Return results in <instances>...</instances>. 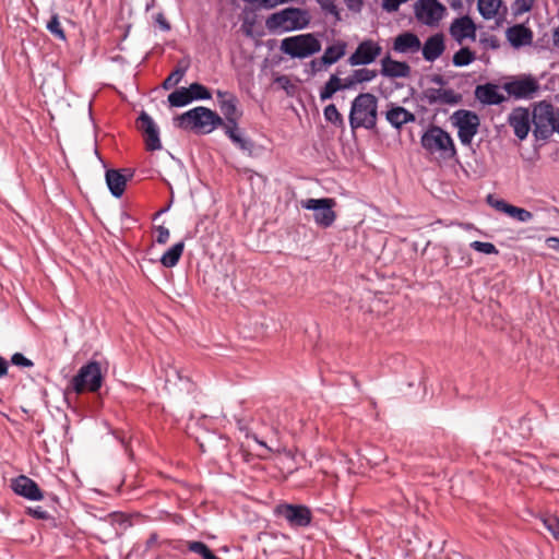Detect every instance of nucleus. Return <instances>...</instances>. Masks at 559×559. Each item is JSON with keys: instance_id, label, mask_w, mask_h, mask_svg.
<instances>
[{"instance_id": "1", "label": "nucleus", "mask_w": 559, "mask_h": 559, "mask_svg": "<svg viewBox=\"0 0 559 559\" xmlns=\"http://www.w3.org/2000/svg\"><path fill=\"white\" fill-rule=\"evenodd\" d=\"M311 21L306 9L288 7L270 14L265 27L271 34H283L306 28Z\"/></svg>"}, {"instance_id": "2", "label": "nucleus", "mask_w": 559, "mask_h": 559, "mask_svg": "<svg viewBox=\"0 0 559 559\" xmlns=\"http://www.w3.org/2000/svg\"><path fill=\"white\" fill-rule=\"evenodd\" d=\"M378 99L371 93H361L352 102L349 126L353 130L358 128L373 129L377 124Z\"/></svg>"}, {"instance_id": "3", "label": "nucleus", "mask_w": 559, "mask_h": 559, "mask_svg": "<svg viewBox=\"0 0 559 559\" xmlns=\"http://www.w3.org/2000/svg\"><path fill=\"white\" fill-rule=\"evenodd\" d=\"M421 146L430 155L444 160L456 159L457 151L450 133L439 126H430L420 138Z\"/></svg>"}, {"instance_id": "4", "label": "nucleus", "mask_w": 559, "mask_h": 559, "mask_svg": "<svg viewBox=\"0 0 559 559\" xmlns=\"http://www.w3.org/2000/svg\"><path fill=\"white\" fill-rule=\"evenodd\" d=\"M177 126L181 129L197 130L210 133L215 128L222 127L223 118L206 107H195L177 117Z\"/></svg>"}, {"instance_id": "5", "label": "nucleus", "mask_w": 559, "mask_h": 559, "mask_svg": "<svg viewBox=\"0 0 559 559\" xmlns=\"http://www.w3.org/2000/svg\"><path fill=\"white\" fill-rule=\"evenodd\" d=\"M321 48V41L313 33L286 37L280 46V50L292 59H307L320 52Z\"/></svg>"}, {"instance_id": "6", "label": "nucleus", "mask_w": 559, "mask_h": 559, "mask_svg": "<svg viewBox=\"0 0 559 559\" xmlns=\"http://www.w3.org/2000/svg\"><path fill=\"white\" fill-rule=\"evenodd\" d=\"M103 384L100 364L96 360L83 365L71 380V388L76 394L85 391L97 392Z\"/></svg>"}, {"instance_id": "7", "label": "nucleus", "mask_w": 559, "mask_h": 559, "mask_svg": "<svg viewBox=\"0 0 559 559\" xmlns=\"http://www.w3.org/2000/svg\"><path fill=\"white\" fill-rule=\"evenodd\" d=\"M558 110L547 102H540L534 106L532 122L534 124V135L537 139L547 140L552 135Z\"/></svg>"}, {"instance_id": "8", "label": "nucleus", "mask_w": 559, "mask_h": 559, "mask_svg": "<svg viewBox=\"0 0 559 559\" xmlns=\"http://www.w3.org/2000/svg\"><path fill=\"white\" fill-rule=\"evenodd\" d=\"M451 119L453 126L457 128V136L462 145L471 146L480 124L477 114L466 109H459L453 112Z\"/></svg>"}, {"instance_id": "9", "label": "nucleus", "mask_w": 559, "mask_h": 559, "mask_svg": "<svg viewBox=\"0 0 559 559\" xmlns=\"http://www.w3.org/2000/svg\"><path fill=\"white\" fill-rule=\"evenodd\" d=\"M503 90L514 99H533L538 95L540 84L535 76L522 74L506 82Z\"/></svg>"}, {"instance_id": "10", "label": "nucleus", "mask_w": 559, "mask_h": 559, "mask_svg": "<svg viewBox=\"0 0 559 559\" xmlns=\"http://www.w3.org/2000/svg\"><path fill=\"white\" fill-rule=\"evenodd\" d=\"M238 429L245 433L246 438H253L260 445L265 447V442L258 439V433L266 430L274 429L273 421L271 420L266 411H258L254 416L236 417Z\"/></svg>"}, {"instance_id": "11", "label": "nucleus", "mask_w": 559, "mask_h": 559, "mask_svg": "<svg viewBox=\"0 0 559 559\" xmlns=\"http://www.w3.org/2000/svg\"><path fill=\"white\" fill-rule=\"evenodd\" d=\"M301 206L306 210L313 211V219L320 227L328 228L332 226L336 219V213L333 211L335 206L334 199H308L301 201Z\"/></svg>"}, {"instance_id": "12", "label": "nucleus", "mask_w": 559, "mask_h": 559, "mask_svg": "<svg viewBox=\"0 0 559 559\" xmlns=\"http://www.w3.org/2000/svg\"><path fill=\"white\" fill-rule=\"evenodd\" d=\"M416 19L425 25H438L445 8L438 0H417L414 5Z\"/></svg>"}, {"instance_id": "13", "label": "nucleus", "mask_w": 559, "mask_h": 559, "mask_svg": "<svg viewBox=\"0 0 559 559\" xmlns=\"http://www.w3.org/2000/svg\"><path fill=\"white\" fill-rule=\"evenodd\" d=\"M276 512L284 518L292 527H306L312 520L310 509L302 504H280L276 508Z\"/></svg>"}, {"instance_id": "14", "label": "nucleus", "mask_w": 559, "mask_h": 559, "mask_svg": "<svg viewBox=\"0 0 559 559\" xmlns=\"http://www.w3.org/2000/svg\"><path fill=\"white\" fill-rule=\"evenodd\" d=\"M136 128L144 136L145 147L147 151L154 152L162 148L159 129L146 111H141L139 115L136 119Z\"/></svg>"}, {"instance_id": "15", "label": "nucleus", "mask_w": 559, "mask_h": 559, "mask_svg": "<svg viewBox=\"0 0 559 559\" xmlns=\"http://www.w3.org/2000/svg\"><path fill=\"white\" fill-rule=\"evenodd\" d=\"M382 47L372 39H365L358 44L356 50L350 55L347 62L352 67L367 66L377 60L381 55Z\"/></svg>"}, {"instance_id": "16", "label": "nucleus", "mask_w": 559, "mask_h": 559, "mask_svg": "<svg viewBox=\"0 0 559 559\" xmlns=\"http://www.w3.org/2000/svg\"><path fill=\"white\" fill-rule=\"evenodd\" d=\"M216 96L219 110L225 118V120L223 119L222 128L237 126L238 120L241 117V112L237 108V97L230 92L219 90L216 92Z\"/></svg>"}, {"instance_id": "17", "label": "nucleus", "mask_w": 559, "mask_h": 559, "mask_svg": "<svg viewBox=\"0 0 559 559\" xmlns=\"http://www.w3.org/2000/svg\"><path fill=\"white\" fill-rule=\"evenodd\" d=\"M532 116L528 109L523 107L514 108L508 116V124L513 129L515 136L523 141L531 130Z\"/></svg>"}, {"instance_id": "18", "label": "nucleus", "mask_w": 559, "mask_h": 559, "mask_svg": "<svg viewBox=\"0 0 559 559\" xmlns=\"http://www.w3.org/2000/svg\"><path fill=\"white\" fill-rule=\"evenodd\" d=\"M11 488L17 496L32 501H39L44 498L43 491L37 483L25 475H20L12 479Z\"/></svg>"}, {"instance_id": "19", "label": "nucleus", "mask_w": 559, "mask_h": 559, "mask_svg": "<svg viewBox=\"0 0 559 559\" xmlns=\"http://www.w3.org/2000/svg\"><path fill=\"white\" fill-rule=\"evenodd\" d=\"M449 32L454 40L460 45L465 39L475 40L476 38V25L468 15L454 19L450 25Z\"/></svg>"}, {"instance_id": "20", "label": "nucleus", "mask_w": 559, "mask_h": 559, "mask_svg": "<svg viewBox=\"0 0 559 559\" xmlns=\"http://www.w3.org/2000/svg\"><path fill=\"white\" fill-rule=\"evenodd\" d=\"M130 177H132V171L128 168L121 170L108 169L106 171V183L115 198H120L123 194L127 181Z\"/></svg>"}, {"instance_id": "21", "label": "nucleus", "mask_w": 559, "mask_h": 559, "mask_svg": "<svg viewBox=\"0 0 559 559\" xmlns=\"http://www.w3.org/2000/svg\"><path fill=\"white\" fill-rule=\"evenodd\" d=\"M424 97L429 105H456L461 102L462 96L452 88H435L430 87L424 92Z\"/></svg>"}, {"instance_id": "22", "label": "nucleus", "mask_w": 559, "mask_h": 559, "mask_svg": "<svg viewBox=\"0 0 559 559\" xmlns=\"http://www.w3.org/2000/svg\"><path fill=\"white\" fill-rule=\"evenodd\" d=\"M385 119L394 129L401 130L404 124L415 122L416 116L406 108L390 103L385 111Z\"/></svg>"}, {"instance_id": "23", "label": "nucleus", "mask_w": 559, "mask_h": 559, "mask_svg": "<svg viewBox=\"0 0 559 559\" xmlns=\"http://www.w3.org/2000/svg\"><path fill=\"white\" fill-rule=\"evenodd\" d=\"M380 74L390 79L407 78L411 74V67L407 62L393 60L386 55L381 59Z\"/></svg>"}, {"instance_id": "24", "label": "nucleus", "mask_w": 559, "mask_h": 559, "mask_svg": "<svg viewBox=\"0 0 559 559\" xmlns=\"http://www.w3.org/2000/svg\"><path fill=\"white\" fill-rule=\"evenodd\" d=\"M474 94L475 98L483 105H500L506 100L503 94L499 92V86L493 83L477 85Z\"/></svg>"}, {"instance_id": "25", "label": "nucleus", "mask_w": 559, "mask_h": 559, "mask_svg": "<svg viewBox=\"0 0 559 559\" xmlns=\"http://www.w3.org/2000/svg\"><path fill=\"white\" fill-rule=\"evenodd\" d=\"M443 34L437 33L426 39L421 48L423 57L426 61L433 62L444 52Z\"/></svg>"}, {"instance_id": "26", "label": "nucleus", "mask_w": 559, "mask_h": 559, "mask_svg": "<svg viewBox=\"0 0 559 559\" xmlns=\"http://www.w3.org/2000/svg\"><path fill=\"white\" fill-rule=\"evenodd\" d=\"M507 38L514 48H520L532 44L533 32L524 24H515L508 28Z\"/></svg>"}, {"instance_id": "27", "label": "nucleus", "mask_w": 559, "mask_h": 559, "mask_svg": "<svg viewBox=\"0 0 559 559\" xmlns=\"http://www.w3.org/2000/svg\"><path fill=\"white\" fill-rule=\"evenodd\" d=\"M420 46L418 36L411 32L400 34L393 43V49L400 53L416 52Z\"/></svg>"}, {"instance_id": "28", "label": "nucleus", "mask_w": 559, "mask_h": 559, "mask_svg": "<svg viewBox=\"0 0 559 559\" xmlns=\"http://www.w3.org/2000/svg\"><path fill=\"white\" fill-rule=\"evenodd\" d=\"M347 49V43L344 40H337L333 45L328 46L322 55V62L326 63L329 67L336 63L340 59H342Z\"/></svg>"}, {"instance_id": "29", "label": "nucleus", "mask_w": 559, "mask_h": 559, "mask_svg": "<svg viewBox=\"0 0 559 559\" xmlns=\"http://www.w3.org/2000/svg\"><path fill=\"white\" fill-rule=\"evenodd\" d=\"M225 134L229 138V140L241 151L251 152L253 148V143L250 139L245 138L239 128L237 126H230L223 128Z\"/></svg>"}, {"instance_id": "30", "label": "nucleus", "mask_w": 559, "mask_h": 559, "mask_svg": "<svg viewBox=\"0 0 559 559\" xmlns=\"http://www.w3.org/2000/svg\"><path fill=\"white\" fill-rule=\"evenodd\" d=\"M185 250V242L179 241L173 245L159 259L165 267H174L179 262Z\"/></svg>"}, {"instance_id": "31", "label": "nucleus", "mask_w": 559, "mask_h": 559, "mask_svg": "<svg viewBox=\"0 0 559 559\" xmlns=\"http://www.w3.org/2000/svg\"><path fill=\"white\" fill-rule=\"evenodd\" d=\"M501 4L502 0H478L477 8L485 20H490L496 16Z\"/></svg>"}, {"instance_id": "32", "label": "nucleus", "mask_w": 559, "mask_h": 559, "mask_svg": "<svg viewBox=\"0 0 559 559\" xmlns=\"http://www.w3.org/2000/svg\"><path fill=\"white\" fill-rule=\"evenodd\" d=\"M341 91V79L337 74H331L328 82L320 90L319 96L322 102L328 100L333 97V95Z\"/></svg>"}, {"instance_id": "33", "label": "nucleus", "mask_w": 559, "mask_h": 559, "mask_svg": "<svg viewBox=\"0 0 559 559\" xmlns=\"http://www.w3.org/2000/svg\"><path fill=\"white\" fill-rule=\"evenodd\" d=\"M190 94L186 87L178 88L168 95V103L171 107H183L192 102Z\"/></svg>"}, {"instance_id": "34", "label": "nucleus", "mask_w": 559, "mask_h": 559, "mask_svg": "<svg viewBox=\"0 0 559 559\" xmlns=\"http://www.w3.org/2000/svg\"><path fill=\"white\" fill-rule=\"evenodd\" d=\"M188 68H189L188 63L182 66L181 62H179L177 68L163 82V84H162L163 88L169 90V88L176 86L177 84H179L180 81L183 79Z\"/></svg>"}, {"instance_id": "35", "label": "nucleus", "mask_w": 559, "mask_h": 559, "mask_svg": "<svg viewBox=\"0 0 559 559\" xmlns=\"http://www.w3.org/2000/svg\"><path fill=\"white\" fill-rule=\"evenodd\" d=\"M475 59L476 55L473 50L468 47H462L454 53L452 62L455 67H466L474 62Z\"/></svg>"}, {"instance_id": "36", "label": "nucleus", "mask_w": 559, "mask_h": 559, "mask_svg": "<svg viewBox=\"0 0 559 559\" xmlns=\"http://www.w3.org/2000/svg\"><path fill=\"white\" fill-rule=\"evenodd\" d=\"M46 28L48 29V32L53 35L56 38L62 40V41H66L67 40V36H66V33L61 26V23L59 21V16L57 13H53L49 21L46 23Z\"/></svg>"}, {"instance_id": "37", "label": "nucleus", "mask_w": 559, "mask_h": 559, "mask_svg": "<svg viewBox=\"0 0 559 559\" xmlns=\"http://www.w3.org/2000/svg\"><path fill=\"white\" fill-rule=\"evenodd\" d=\"M324 119L336 127L344 126V119L334 104L328 105L323 110Z\"/></svg>"}, {"instance_id": "38", "label": "nucleus", "mask_w": 559, "mask_h": 559, "mask_svg": "<svg viewBox=\"0 0 559 559\" xmlns=\"http://www.w3.org/2000/svg\"><path fill=\"white\" fill-rule=\"evenodd\" d=\"M190 94V97H192V100H199V99H210L211 93L210 91L200 83H192L188 87Z\"/></svg>"}, {"instance_id": "39", "label": "nucleus", "mask_w": 559, "mask_h": 559, "mask_svg": "<svg viewBox=\"0 0 559 559\" xmlns=\"http://www.w3.org/2000/svg\"><path fill=\"white\" fill-rule=\"evenodd\" d=\"M378 75L377 70H371L367 68L356 69L354 70V78L358 82V84L371 82Z\"/></svg>"}, {"instance_id": "40", "label": "nucleus", "mask_w": 559, "mask_h": 559, "mask_svg": "<svg viewBox=\"0 0 559 559\" xmlns=\"http://www.w3.org/2000/svg\"><path fill=\"white\" fill-rule=\"evenodd\" d=\"M471 248L474 249L477 252L485 253V254H498L499 251L496 248V246L491 242H484L479 240H475L471 242Z\"/></svg>"}, {"instance_id": "41", "label": "nucleus", "mask_w": 559, "mask_h": 559, "mask_svg": "<svg viewBox=\"0 0 559 559\" xmlns=\"http://www.w3.org/2000/svg\"><path fill=\"white\" fill-rule=\"evenodd\" d=\"M535 0H514L512 11L514 15H521L532 10Z\"/></svg>"}, {"instance_id": "42", "label": "nucleus", "mask_w": 559, "mask_h": 559, "mask_svg": "<svg viewBox=\"0 0 559 559\" xmlns=\"http://www.w3.org/2000/svg\"><path fill=\"white\" fill-rule=\"evenodd\" d=\"M509 216L518 219L519 222L525 223L532 219L533 214L525 209L512 205L509 212Z\"/></svg>"}, {"instance_id": "43", "label": "nucleus", "mask_w": 559, "mask_h": 559, "mask_svg": "<svg viewBox=\"0 0 559 559\" xmlns=\"http://www.w3.org/2000/svg\"><path fill=\"white\" fill-rule=\"evenodd\" d=\"M26 513L34 518V519H37V520H43V521H47V520H52L53 518L51 516V514L46 511L43 507L40 506H36V507H29L26 509Z\"/></svg>"}, {"instance_id": "44", "label": "nucleus", "mask_w": 559, "mask_h": 559, "mask_svg": "<svg viewBox=\"0 0 559 559\" xmlns=\"http://www.w3.org/2000/svg\"><path fill=\"white\" fill-rule=\"evenodd\" d=\"M545 527L551 533L555 538H559V518L549 515L543 519Z\"/></svg>"}, {"instance_id": "45", "label": "nucleus", "mask_w": 559, "mask_h": 559, "mask_svg": "<svg viewBox=\"0 0 559 559\" xmlns=\"http://www.w3.org/2000/svg\"><path fill=\"white\" fill-rule=\"evenodd\" d=\"M487 202L495 207L497 211H500L507 215H509L510 209L512 204L507 203L504 200H496L492 195H488Z\"/></svg>"}, {"instance_id": "46", "label": "nucleus", "mask_w": 559, "mask_h": 559, "mask_svg": "<svg viewBox=\"0 0 559 559\" xmlns=\"http://www.w3.org/2000/svg\"><path fill=\"white\" fill-rule=\"evenodd\" d=\"M11 362L15 366L25 368H31L34 366V362L21 353L13 354L11 357Z\"/></svg>"}, {"instance_id": "47", "label": "nucleus", "mask_w": 559, "mask_h": 559, "mask_svg": "<svg viewBox=\"0 0 559 559\" xmlns=\"http://www.w3.org/2000/svg\"><path fill=\"white\" fill-rule=\"evenodd\" d=\"M409 0H382V9L386 12H396L401 4Z\"/></svg>"}, {"instance_id": "48", "label": "nucleus", "mask_w": 559, "mask_h": 559, "mask_svg": "<svg viewBox=\"0 0 559 559\" xmlns=\"http://www.w3.org/2000/svg\"><path fill=\"white\" fill-rule=\"evenodd\" d=\"M154 22L160 27L164 32H169L171 26L170 23L165 17L164 13L158 12L154 15Z\"/></svg>"}, {"instance_id": "49", "label": "nucleus", "mask_w": 559, "mask_h": 559, "mask_svg": "<svg viewBox=\"0 0 559 559\" xmlns=\"http://www.w3.org/2000/svg\"><path fill=\"white\" fill-rule=\"evenodd\" d=\"M156 231H157L156 242L160 243V245L166 243L169 239V229L166 228L165 226H158L156 228Z\"/></svg>"}, {"instance_id": "50", "label": "nucleus", "mask_w": 559, "mask_h": 559, "mask_svg": "<svg viewBox=\"0 0 559 559\" xmlns=\"http://www.w3.org/2000/svg\"><path fill=\"white\" fill-rule=\"evenodd\" d=\"M312 73L325 71L329 66L322 62V57L310 61Z\"/></svg>"}, {"instance_id": "51", "label": "nucleus", "mask_w": 559, "mask_h": 559, "mask_svg": "<svg viewBox=\"0 0 559 559\" xmlns=\"http://www.w3.org/2000/svg\"><path fill=\"white\" fill-rule=\"evenodd\" d=\"M480 43L486 48H490V49H497L500 46L498 38L496 36H493V35H491L489 37H486V38H481Z\"/></svg>"}, {"instance_id": "52", "label": "nucleus", "mask_w": 559, "mask_h": 559, "mask_svg": "<svg viewBox=\"0 0 559 559\" xmlns=\"http://www.w3.org/2000/svg\"><path fill=\"white\" fill-rule=\"evenodd\" d=\"M358 84V82L354 78V72L345 78L344 80L341 79V91L342 90H350L355 87Z\"/></svg>"}, {"instance_id": "53", "label": "nucleus", "mask_w": 559, "mask_h": 559, "mask_svg": "<svg viewBox=\"0 0 559 559\" xmlns=\"http://www.w3.org/2000/svg\"><path fill=\"white\" fill-rule=\"evenodd\" d=\"M344 2L353 12H360L364 5V0H344Z\"/></svg>"}, {"instance_id": "54", "label": "nucleus", "mask_w": 559, "mask_h": 559, "mask_svg": "<svg viewBox=\"0 0 559 559\" xmlns=\"http://www.w3.org/2000/svg\"><path fill=\"white\" fill-rule=\"evenodd\" d=\"M321 5L324 10L329 11L330 13L335 15L338 14L337 7L335 5L333 0H325L324 2L321 3Z\"/></svg>"}, {"instance_id": "55", "label": "nucleus", "mask_w": 559, "mask_h": 559, "mask_svg": "<svg viewBox=\"0 0 559 559\" xmlns=\"http://www.w3.org/2000/svg\"><path fill=\"white\" fill-rule=\"evenodd\" d=\"M546 243H547V246L550 249L559 252V238L558 237H549V238H547L546 239Z\"/></svg>"}, {"instance_id": "56", "label": "nucleus", "mask_w": 559, "mask_h": 559, "mask_svg": "<svg viewBox=\"0 0 559 559\" xmlns=\"http://www.w3.org/2000/svg\"><path fill=\"white\" fill-rule=\"evenodd\" d=\"M8 373V361L0 356V378L7 376Z\"/></svg>"}, {"instance_id": "57", "label": "nucleus", "mask_w": 559, "mask_h": 559, "mask_svg": "<svg viewBox=\"0 0 559 559\" xmlns=\"http://www.w3.org/2000/svg\"><path fill=\"white\" fill-rule=\"evenodd\" d=\"M157 538H158L157 534L152 533L146 540V547L147 548L152 547L157 542Z\"/></svg>"}, {"instance_id": "58", "label": "nucleus", "mask_w": 559, "mask_h": 559, "mask_svg": "<svg viewBox=\"0 0 559 559\" xmlns=\"http://www.w3.org/2000/svg\"><path fill=\"white\" fill-rule=\"evenodd\" d=\"M449 2L453 9H457V8L462 7V0H449Z\"/></svg>"}, {"instance_id": "59", "label": "nucleus", "mask_w": 559, "mask_h": 559, "mask_svg": "<svg viewBox=\"0 0 559 559\" xmlns=\"http://www.w3.org/2000/svg\"><path fill=\"white\" fill-rule=\"evenodd\" d=\"M555 132L559 133V109H558L557 119H556L555 124H554V133Z\"/></svg>"}, {"instance_id": "60", "label": "nucleus", "mask_w": 559, "mask_h": 559, "mask_svg": "<svg viewBox=\"0 0 559 559\" xmlns=\"http://www.w3.org/2000/svg\"><path fill=\"white\" fill-rule=\"evenodd\" d=\"M433 82L436 83H439V84H442L443 83V80L441 76L437 75L435 79H433Z\"/></svg>"}, {"instance_id": "61", "label": "nucleus", "mask_w": 559, "mask_h": 559, "mask_svg": "<svg viewBox=\"0 0 559 559\" xmlns=\"http://www.w3.org/2000/svg\"><path fill=\"white\" fill-rule=\"evenodd\" d=\"M277 81L278 82L284 81V82L288 83V79L286 76H281V78L277 79Z\"/></svg>"}, {"instance_id": "62", "label": "nucleus", "mask_w": 559, "mask_h": 559, "mask_svg": "<svg viewBox=\"0 0 559 559\" xmlns=\"http://www.w3.org/2000/svg\"><path fill=\"white\" fill-rule=\"evenodd\" d=\"M167 210H168L167 207H166V209H162V210L157 213V215H160V214L165 213Z\"/></svg>"}]
</instances>
